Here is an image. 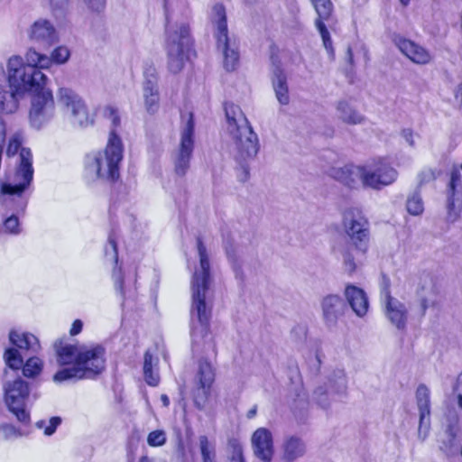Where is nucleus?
I'll return each instance as SVG.
<instances>
[{
    "instance_id": "25",
    "label": "nucleus",
    "mask_w": 462,
    "mask_h": 462,
    "mask_svg": "<svg viewBox=\"0 0 462 462\" xmlns=\"http://www.w3.org/2000/svg\"><path fill=\"white\" fill-rule=\"evenodd\" d=\"M438 288L431 275L423 273L420 277V282L416 290V295L420 301V314L424 316L430 306L437 302Z\"/></svg>"
},
{
    "instance_id": "50",
    "label": "nucleus",
    "mask_w": 462,
    "mask_h": 462,
    "mask_svg": "<svg viewBox=\"0 0 462 462\" xmlns=\"http://www.w3.org/2000/svg\"><path fill=\"white\" fill-rule=\"evenodd\" d=\"M166 442V433L163 430H158L149 433L147 437V443L151 447H160Z\"/></svg>"
},
{
    "instance_id": "35",
    "label": "nucleus",
    "mask_w": 462,
    "mask_h": 462,
    "mask_svg": "<svg viewBox=\"0 0 462 462\" xmlns=\"http://www.w3.org/2000/svg\"><path fill=\"white\" fill-rule=\"evenodd\" d=\"M337 112L338 118L348 125H359L365 121V116L345 100L337 103Z\"/></svg>"
},
{
    "instance_id": "16",
    "label": "nucleus",
    "mask_w": 462,
    "mask_h": 462,
    "mask_svg": "<svg viewBox=\"0 0 462 462\" xmlns=\"http://www.w3.org/2000/svg\"><path fill=\"white\" fill-rule=\"evenodd\" d=\"M446 421L445 431L439 439V448L447 457H452L457 453V439L461 432L457 411L454 409H448L446 414Z\"/></svg>"
},
{
    "instance_id": "44",
    "label": "nucleus",
    "mask_w": 462,
    "mask_h": 462,
    "mask_svg": "<svg viewBox=\"0 0 462 462\" xmlns=\"http://www.w3.org/2000/svg\"><path fill=\"white\" fill-rule=\"evenodd\" d=\"M69 57L70 51L66 46H58L49 56L50 67L52 63L64 64L69 60Z\"/></svg>"
},
{
    "instance_id": "51",
    "label": "nucleus",
    "mask_w": 462,
    "mask_h": 462,
    "mask_svg": "<svg viewBox=\"0 0 462 462\" xmlns=\"http://www.w3.org/2000/svg\"><path fill=\"white\" fill-rule=\"evenodd\" d=\"M52 13L58 16L68 8L69 0H48Z\"/></svg>"
},
{
    "instance_id": "52",
    "label": "nucleus",
    "mask_w": 462,
    "mask_h": 462,
    "mask_svg": "<svg viewBox=\"0 0 462 462\" xmlns=\"http://www.w3.org/2000/svg\"><path fill=\"white\" fill-rule=\"evenodd\" d=\"M224 247L226 253V255L230 261L233 263L236 262V249L233 245V242L229 237L224 238Z\"/></svg>"
},
{
    "instance_id": "60",
    "label": "nucleus",
    "mask_w": 462,
    "mask_h": 462,
    "mask_svg": "<svg viewBox=\"0 0 462 462\" xmlns=\"http://www.w3.org/2000/svg\"><path fill=\"white\" fill-rule=\"evenodd\" d=\"M454 393H457V405H458V408L462 410V393L454 392Z\"/></svg>"
},
{
    "instance_id": "42",
    "label": "nucleus",
    "mask_w": 462,
    "mask_h": 462,
    "mask_svg": "<svg viewBox=\"0 0 462 462\" xmlns=\"http://www.w3.org/2000/svg\"><path fill=\"white\" fill-rule=\"evenodd\" d=\"M105 256L111 263H117L118 262L116 234L115 230H112L108 236L107 244L105 246Z\"/></svg>"
},
{
    "instance_id": "1",
    "label": "nucleus",
    "mask_w": 462,
    "mask_h": 462,
    "mask_svg": "<svg viewBox=\"0 0 462 462\" xmlns=\"http://www.w3.org/2000/svg\"><path fill=\"white\" fill-rule=\"evenodd\" d=\"M199 266L195 269L191 279L192 303L190 309V336L193 355L200 356L212 351L216 345L209 334V320L212 305L208 300L209 291L210 263L207 248L200 237L197 238Z\"/></svg>"
},
{
    "instance_id": "46",
    "label": "nucleus",
    "mask_w": 462,
    "mask_h": 462,
    "mask_svg": "<svg viewBox=\"0 0 462 462\" xmlns=\"http://www.w3.org/2000/svg\"><path fill=\"white\" fill-rule=\"evenodd\" d=\"M22 146V137L19 134H14L9 139L7 148H6V156L9 158L17 157L23 147Z\"/></svg>"
},
{
    "instance_id": "49",
    "label": "nucleus",
    "mask_w": 462,
    "mask_h": 462,
    "mask_svg": "<svg viewBox=\"0 0 462 462\" xmlns=\"http://www.w3.org/2000/svg\"><path fill=\"white\" fill-rule=\"evenodd\" d=\"M393 298L391 294V280L386 274H382L380 281L381 303Z\"/></svg>"
},
{
    "instance_id": "32",
    "label": "nucleus",
    "mask_w": 462,
    "mask_h": 462,
    "mask_svg": "<svg viewBox=\"0 0 462 462\" xmlns=\"http://www.w3.org/2000/svg\"><path fill=\"white\" fill-rule=\"evenodd\" d=\"M198 378L199 386L198 388V393L194 397V402L195 404L200 408V404L198 401L199 395L201 393L202 396L205 397L215 379L214 369L211 364L206 359L199 361Z\"/></svg>"
},
{
    "instance_id": "43",
    "label": "nucleus",
    "mask_w": 462,
    "mask_h": 462,
    "mask_svg": "<svg viewBox=\"0 0 462 462\" xmlns=\"http://www.w3.org/2000/svg\"><path fill=\"white\" fill-rule=\"evenodd\" d=\"M406 208L408 212L413 216H419L422 214L424 210L423 201L420 195L418 192H414L410 196L406 202Z\"/></svg>"
},
{
    "instance_id": "4",
    "label": "nucleus",
    "mask_w": 462,
    "mask_h": 462,
    "mask_svg": "<svg viewBox=\"0 0 462 462\" xmlns=\"http://www.w3.org/2000/svg\"><path fill=\"white\" fill-rule=\"evenodd\" d=\"M226 131L235 146V159L239 165L237 178L245 182L250 177L248 162L257 155L260 144L257 134L240 106L233 103L225 104Z\"/></svg>"
},
{
    "instance_id": "26",
    "label": "nucleus",
    "mask_w": 462,
    "mask_h": 462,
    "mask_svg": "<svg viewBox=\"0 0 462 462\" xmlns=\"http://www.w3.org/2000/svg\"><path fill=\"white\" fill-rule=\"evenodd\" d=\"M330 174L336 180L349 188L356 189L360 185L365 187L364 165L347 164L343 167L334 168L331 170Z\"/></svg>"
},
{
    "instance_id": "28",
    "label": "nucleus",
    "mask_w": 462,
    "mask_h": 462,
    "mask_svg": "<svg viewBox=\"0 0 462 462\" xmlns=\"http://www.w3.org/2000/svg\"><path fill=\"white\" fill-rule=\"evenodd\" d=\"M5 79V71L0 65V83ZM22 95L14 88L6 89L5 86L0 84V114L12 115L17 112Z\"/></svg>"
},
{
    "instance_id": "62",
    "label": "nucleus",
    "mask_w": 462,
    "mask_h": 462,
    "mask_svg": "<svg viewBox=\"0 0 462 462\" xmlns=\"http://www.w3.org/2000/svg\"><path fill=\"white\" fill-rule=\"evenodd\" d=\"M459 96L462 97V82L457 86L456 90V97H458Z\"/></svg>"
},
{
    "instance_id": "61",
    "label": "nucleus",
    "mask_w": 462,
    "mask_h": 462,
    "mask_svg": "<svg viewBox=\"0 0 462 462\" xmlns=\"http://www.w3.org/2000/svg\"><path fill=\"white\" fill-rule=\"evenodd\" d=\"M161 400H162V403H163V405H164L165 407L169 406V404H170V400H169V398H168V396H167L166 394H162V395L161 396Z\"/></svg>"
},
{
    "instance_id": "31",
    "label": "nucleus",
    "mask_w": 462,
    "mask_h": 462,
    "mask_svg": "<svg viewBox=\"0 0 462 462\" xmlns=\"http://www.w3.org/2000/svg\"><path fill=\"white\" fill-rule=\"evenodd\" d=\"M334 252L341 256L344 270L348 274H352L356 272L359 257L365 255L356 254L355 245L347 241L335 245Z\"/></svg>"
},
{
    "instance_id": "15",
    "label": "nucleus",
    "mask_w": 462,
    "mask_h": 462,
    "mask_svg": "<svg viewBox=\"0 0 462 462\" xmlns=\"http://www.w3.org/2000/svg\"><path fill=\"white\" fill-rule=\"evenodd\" d=\"M28 37L41 51L49 50L59 42L56 28L51 21L43 18L36 20L30 26Z\"/></svg>"
},
{
    "instance_id": "20",
    "label": "nucleus",
    "mask_w": 462,
    "mask_h": 462,
    "mask_svg": "<svg viewBox=\"0 0 462 462\" xmlns=\"http://www.w3.org/2000/svg\"><path fill=\"white\" fill-rule=\"evenodd\" d=\"M143 99L147 113L153 115L159 109L160 93L158 76L153 67L146 68L143 72Z\"/></svg>"
},
{
    "instance_id": "36",
    "label": "nucleus",
    "mask_w": 462,
    "mask_h": 462,
    "mask_svg": "<svg viewBox=\"0 0 462 462\" xmlns=\"http://www.w3.org/2000/svg\"><path fill=\"white\" fill-rule=\"evenodd\" d=\"M113 280L116 290L119 291L125 300L126 299H134L135 297L136 287L134 285H131L129 282L126 285L125 279L123 277L121 270H114Z\"/></svg>"
},
{
    "instance_id": "13",
    "label": "nucleus",
    "mask_w": 462,
    "mask_h": 462,
    "mask_svg": "<svg viewBox=\"0 0 462 462\" xmlns=\"http://www.w3.org/2000/svg\"><path fill=\"white\" fill-rule=\"evenodd\" d=\"M365 188L381 189L393 184L397 177V171L385 160H373L364 165Z\"/></svg>"
},
{
    "instance_id": "30",
    "label": "nucleus",
    "mask_w": 462,
    "mask_h": 462,
    "mask_svg": "<svg viewBox=\"0 0 462 462\" xmlns=\"http://www.w3.org/2000/svg\"><path fill=\"white\" fill-rule=\"evenodd\" d=\"M307 446L305 441L297 437L285 438L282 445V460L283 462H294L305 456Z\"/></svg>"
},
{
    "instance_id": "64",
    "label": "nucleus",
    "mask_w": 462,
    "mask_h": 462,
    "mask_svg": "<svg viewBox=\"0 0 462 462\" xmlns=\"http://www.w3.org/2000/svg\"><path fill=\"white\" fill-rule=\"evenodd\" d=\"M400 1H401L402 5L404 6H406L410 2V0H400Z\"/></svg>"
},
{
    "instance_id": "33",
    "label": "nucleus",
    "mask_w": 462,
    "mask_h": 462,
    "mask_svg": "<svg viewBox=\"0 0 462 462\" xmlns=\"http://www.w3.org/2000/svg\"><path fill=\"white\" fill-rule=\"evenodd\" d=\"M273 86L278 101L287 105L290 101L287 77L280 64H273Z\"/></svg>"
},
{
    "instance_id": "10",
    "label": "nucleus",
    "mask_w": 462,
    "mask_h": 462,
    "mask_svg": "<svg viewBox=\"0 0 462 462\" xmlns=\"http://www.w3.org/2000/svg\"><path fill=\"white\" fill-rule=\"evenodd\" d=\"M343 227L351 242L356 246V254H365L369 245V223L362 212L357 208H351L345 212Z\"/></svg>"
},
{
    "instance_id": "19",
    "label": "nucleus",
    "mask_w": 462,
    "mask_h": 462,
    "mask_svg": "<svg viewBox=\"0 0 462 462\" xmlns=\"http://www.w3.org/2000/svg\"><path fill=\"white\" fill-rule=\"evenodd\" d=\"M322 319L328 328H335L347 310L345 300L337 294H328L320 302Z\"/></svg>"
},
{
    "instance_id": "40",
    "label": "nucleus",
    "mask_w": 462,
    "mask_h": 462,
    "mask_svg": "<svg viewBox=\"0 0 462 462\" xmlns=\"http://www.w3.org/2000/svg\"><path fill=\"white\" fill-rule=\"evenodd\" d=\"M153 356L147 350L144 354L143 375L145 382L151 386H156L159 383V375L152 371Z\"/></svg>"
},
{
    "instance_id": "8",
    "label": "nucleus",
    "mask_w": 462,
    "mask_h": 462,
    "mask_svg": "<svg viewBox=\"0 0 462 462\" xmlns=\"http://www.w3.org/2000/svg\"><path fill=\"white\" fill-rule=\"evenodd\" d=\"M210 21L214 26V36L217 49L223 53L224 67L227 71L236 69L239 61L238 44L236 38L228 34L226 9L223 5L216 4L210 13Z\"/></svg>"
},
{
    "instance_id": "63",
    "label": "nucleus",
    "mask_w": 462,
    "mask_h": 462,
    "mask_svg": "<svg viewBox=\"0 0 462 462\" xmlns=\"http://www.w3.org/2000/svg\"><path fill=\"white\" fill-rule=\"evenodd\" d=\"M139 462H152V460L151 458H149L147 456H143Z\"/></svg>"
},
{
    "instance_id": "23",
    "label": "nucleus",
    "mask_w": 462,
    "mask_h": 462,
    "mask_svg": "<svg viewBox=\"0 0 462 462\" xmlns=\"http://www.w3.org/2000/svg\"><path fill=\"white\" fill-rule=\"evenodd\" d=\"M430 389L425 384H420L416 391V401L420 413L418 436L424 440L427 438L430 425Z\"/></svg>"
},
{
    "instance_id": "45",
    "label": "nucleus",
    "mask_w": 462,
    "mask_h": 462,
    "mask_svg": "<svg viewBox=\"0 0 462 462\" xmlns=\"http://www.w3.org/2000/svg\"><path fill=\"white\" fill-rule=\"evenodd\" d=\"M228 447L231 450L230 457H229L230 462H244V461H245L244 454H243V447L237 439H229Z\"/></svg>"
},
{
    "instance_id": "22",
    "label": "nucleus",
    "mask_w": 462,
    "mask_h": 462,
    "mask_svg": "<svg viewBox=\"0 0 462 462\" xmlns=\"http://www.w3.org/2000/svg\"><path fill=\"white\" fill-rule=\"evenodd\" d=\"M254 455L263 462H271L274 454L272 432L266 428L257 429L251 438Z\"/></svg>"
},
{
    "instance_id": "14",
    "label": "nucleus",
    "mask_w": 462,
    "mask_h": 462,
    "mask_svg": "<svg viewBox=\"0 0 462 462\" xmlns=\"http://www.w3.org/2000/svg\"><path fill=\"white\" fill-rule=\"evenodd\" d=\"M194 150V121L192 114L183 127L178 150L172 154L174 171L178 176L188 172Z\"/></svg>"
},
{
    "instance_id": "57",
    "label": "nucleus",
    "mask_w": 462,
    "mask_h": 462,
    "mask_svg": "<svg viewBox=\"0 0 462 462\" xmlns=\"http://www.w3.org/2000/svg\"><path fill=\"white\" fill-rule=\"evenodd\" d=\"M453 392L462 393V372L457 376L456 385L453 388Z\"/></svg>"
},
{
    "instance_id": "21",
    "label": "nucleus",
    "mask_w": 462,
    "mask_h": 462,
    "mask_svg": "<svg viewBox=\"0 0 462 462\" xmlns=\"http://www.w3.org/2000/svg\"><path fill=\"white\" fill-rule=\"evenodd\" d=\"M4 358L8 367L18 370L23 366V374L27 378H34L39 375L43 367V362L36 356L30 357L24 365L19 351L9 348L5 352Z\"/></svg>"
},
{
    "instance_id": "53",
    "label": "nucleus",
    "mask_w": 462,
    "mask_h": 462,
    "mask_svg": "<svg viewBox=\"0 0 462 462\" xmlns=\"http://www.w3.org/2000/svg\"><path fill=\"white\" fill-rule=\"evenodd\" d=\"M88 6L95 12H100L106 4V0H84Z\"/></svg>"
},
{
    "instance_id": "38",
    "label": "nucleus",
    "mask_w": 462,
    "mask_h": 462,
    "mask_svg": "<svg viewBox=\"0 0 462 462\" xmlns=\"http://www.w3.org/2000/svg\"><path fill=\"white\" fill-rule=\"evenodd\" d=\"M448 196L457 197V200L462 199V175L460 170L457 167H454L450 172Z\"/></svg>"
},
{
    "instance_id": "12",
    "label": "nucleus",
    "mask_w": 462,
    "mask_h": 462,
    "mask_svg": "<svg viewBox=\"0 0 462 462\" xmlns=\"http://www.w3.org/2000/svg\"><path fill=\"white\" fill-rule=\"evenodd\" d=\"M5 391V402L10 411L20 422L28 424L30 414L25 407L30 394L29 384L22 378H17L14 382L6 383Z\"/></svg>"
},
{
    "instance_id": "55",
    "label": "nucleus",
    "mask_w": 462,
    "mask_h": 462,
    "mask_svg": "<svg viewBox=\"0 0 462 462\" xmlns=\"http://www.w3.org/2000/svg\"><path fill=\"white\" fill-rule=\"evenodd\" d=\"M402 136L411 146H414L413 132L410 128L403 129L401 133Z\"/></svg>"
},
{
    "instance_id": "48",
    "label": "nucleus",
    "mask_w": 462,
    "mask_h": 462,
    "mask_svg": "<svg viewBox=\"0 0 462 462\" xmlns=\"http://www.w3.org/2000/svg\"><path fill=\"white\" fill-rule=\"evenodd\" d=\"M61 423V419L60 417H52L50 419L48 425L45 420H39L36 422V426L39 429H44V434L46 436H51L55 431L58 426Z\"/></svg>"
},
{
    "instance_id": "59",
    "label": "nucleus",
    "mask_w": 462,
    "mask_h": 462,
    "mask_svg": "<svg viewBox=\"0 0 462 462\" xmlns=\"http://www.w3.org/2000/svg\"><path fill=\"white\" fill-rule=\"evenodd\" d=\"M346 58H347V61L353 65L354 63V58H353V52H352V49L351 47H348L347 48V51H346Z\"/></svg>"
},
{
    "instance_id": "29",
    "label": "nucleus",
    "mask_w": 462,
    "mask_h": 462,
    "mask_svg": "<svg viewBox=\"0 0 462 462\" xmlns=\"http://www.w3.org/2000/svg\"><path fill=\"white\" fill-rule=\"evenodd\" d=\"M344 294L353 311L358 317H364L369 307L368 298L365 291L353 284H348Z\"/></svg>"
},
{
    "instance_id": "7",
    "label": "nucleus",
    "mask_w": 462,
    "mask_h": 462,
    "mask_svg": "<svg viewBox=\"0 0 462 462\" xmlns=\"http://www.w3.org/2000/svg\"><path fill=\"white\" fill-rule=\"evenodd\" d=\"M9 88H14L22 96L24 92L38 93L46 87L47 77L34 66L24 65L20 56H13L7 63Z\"/></svg>"
},
{
    "instance_id": "6",
    "label": "nucleus",
    "mask_w": 462,
    "mask_h": 462,
    "mask_svg": "<svg viewBox=\"0 0 462 462\" xmlns=\"http://www.w3.org/2000/svg\"><path fill=\"white\" fill-rule=\"evenodd\" d=\"M165 48L167 51L168 69L173 73H179L189 60L192 51V41L189 35V28L187 23H171V16L165 5Z\"/></svg>"
},
{
    "instance_id": "56",
    "label": "nucleus",
    "mask_w": 462,
    "mask_h": 462,
    "mask_svg": "<svg viewBox=\"0 0 462 462\" xmlns=\"http://www.w3.org/2000/svg\"><path fill=\"white\" fill-rule=\"evenodd\" d=\"M82 328H83V323L80 319H76L73 323H72V326H71V328H70V335L71 336H76L78 334H79L82 330Z\"/></svg>"
},
{
    "instance_id": "27",
    "label": "nucleus",
    "mask_w": 462,
    "mask_h": 462,
    "mask_svg": "<svg viewBox=\"0 0 462 462\" xmlns=\"http://www.w3.org/2000/svg\"><path fill=\"white\" fill-rule=\"evenodd\" d=\"M383 312L390 323L398 330L404 331L408 321V309L398 299L393 298L381 303Z\"/></svg>"
},
{
    "instance_id": "58",
    "label": "nucleus",
    "mask_w": 462,
    "mask_h": 462,
    "mask_svg": "<svg viewBox=\"0 0 462 462\" xmlns=\"http://www.w3.org/2000/svg\"><path fill=\"white\" fill-rule=\"evenodd\" d=\"M256 412H257V406L254 405L247 411V414H246L247 419H253L256 415Z\"/></svg>"
},
{
    "instance_id": "11",
    "label": "nucleus",
    "mask_w": 462,
    "mask_h": 462,
    "mask_svg": "<svg viewBox=\"0 0 462 462\" xmlns=\"http://www.w3.org/2000/svg\"><path fill=\"white\" fill-rule=\"evenodd\" d=\"M55 110L52 91L49 88L33 94L29 110L30 125L38 130L42 128L53 119Z\"/></svg>"
},
{
    "instance_id": "9",
    "label": "nucleus",
    "mask_w": 462,
    "mask_h": 462,
    "mask_svg": "<svg viewBox=\"0 0 462 462\" xmlns=\"http://www.w3.org/2000/svg\"><path fill=\"white\" fill-rule=\"evenodd\" d=\"M57 97L59 104L69 114L74 125L87 128L94 125V116L89 114L85 101L76 91L69 88H60Z\"/></svg>"
},
{
    "instance_id": "2",
    "label": "nucleus",
    "mask_w": 462,
    "mask_h": 462,
    "mask_svg": "<svg viewBox=\"0 0 462 462\" xmlns=\"http://www.w3.org/2000/svg\"><path fill=\"white\" fill-rule=\"evenodd\" d=\"M60 369L54 375L55 383L96 379L106 369V349L101 345L78 347L58 341L54 345Z\"/></svg>"
},
{
    "instance_id": "24",
    "label": "nucleus",
    "mask_w": 462,
    "mask_h": 462,
    "mask_svg": "<svg viewBox=\"0 0 462 462\" xmlns=\"http://www.w3.org/2000/svg\"><path fill=\"white\" fill-rule=\"evenodd\" d=\"M394 43L400 51L413 63L426 65L432 60L430 51L409 39L399 36L394 39Z\"/></svg>"
},
{
    "instance_id": "41",
    "label": "nucleus",
    "mask_w": 462,
    "mask_h": 462,
    "mask_svg": "<svg viewBox=\"0 0 462 462\" xmlns=\"http://www.w3.org/2000/svg\"><path fill=\"white\" fill-rule=\"evenodd\" d=\"M447 209H448V214H447L448 221L454 223L460 217V213L462 210V199L457 200V197L448 196Z\"/></svg>"
},
{
    "instance_id": "5",
    "label": "nucleus",
    "mask_w": 462,
    "mask_h": 462,
    "mask_svg": "<svg viewBox=\"0 0 462 462\" xmlns=\"http://www.w3.org/2000/svg\"><path fill=\"white\" fill-rule=\"evenodd\" d=\"M33 156L29 148H23L14 159V164L5 174L6 181L1 184V194L15 196L19 199L15 210L23 213L28 199L23 195L26 193L33 181Z\"/></svg>"
},
{
    "instance_id": "3",
    "label": "nucleus",
    "mask_w": 462,
    "mask_h": 462,
    "mask_svg": "<svg viewBox=\"0 0 462 462\" xmlns=\"http://www.w3.org/2000/svg\"><path fill=\"white\" fill-rule=\"evenodd\" d=\"M103 116L111 120L113 128L110 131L105 150L86 157L85 178L88 181L100 180L115 182L120 177V164L124 152L122 140L116 132L120 125V116L117 109L113 106H106L103 109Z\"/></svg>"
},
{
    "instance_id": "18",
    "label": "nucleus",
    "mask_w": 462,
    "mask_h": 462,
    "mask_svg": "<svg viewBox=\"0 0 462 462\" xmlns=\"http://www.w3.org/2000/svg\"><path fill=\"white\" fill-rule=\"evenodd\" d=\"M318 17L315 20V25L322 38L323 45L330 56L334 55V48L330 33L325 25L333 13V4L330 0H310Z\"/></svg>"
},
{
    "instance_id": "17",
    "label": "nucleus",
    "mask_w": 462,
    "mask_h": 462,
    "mask_svg": "<svg viewBox=\"0 0 462 462\" xmlns=\"http://www.w3.org/2000/svg\"><path fill=\"white\" fill-rule=\"evenodd\" d=\"M346 388L347 380L345 371L336 369L328 378V385L319 386L314 391V398L321 408L327 409L329 407L328 393L343 394L346 393Z\"/></svg>"
},
{
    "instance_id": "47",
    "label": "nucleus",
    "mask_w": 462,
    "mask_h": 462,
    "mask_svg": "<svg viewBox=\"0 0 462 462\" xmlns=\"http://www.w3.org/2000/svg\"><path fill=\"white\" fill-rule=\"evenodd\" d=\"M4 232L11 235H19L22 231L19 218L15 215L8 217L3 224Z\"/></svg>"
},
{
    "instance_id": "39",
    "label": "nucleus",
    "mask_w": 462,
    "mask_h": 462,
    "mask_svg": "<svg viewBox=\"0 0 462 462\" xmlns=\"http://www.w3.org/2000/svg\"><path fill=\"white\" fill-rule=\"evenodd\" d=\"M199 449L203 462H216V445L205 435L199 436Z\"/></svg>"
},
{
    "instance_id": "34",
    "label": "nucleus",
    "mask_w": 462,
    "mask_h": 462,
    "mask_svg": "<svg viewBox=\"0 0 462 462\" xmlns=\"http://www.w3.org/2000/svg\"><path fill=\"white\" fill-rule=\"evenodd\" d=\"M11 343L20 349H25L36 353L40 349L38 338L31 333H19L12 330L9 334Z\"/></svg>"
},
{
    "instance_id": "54",
    "label": "nucleus",
    "mask_w": 462,
    "mask_h": 462,
    "mask_svg": "<svg viewBox=\"0 0 462 462\" xmlns=\"http://www.w3.org/2000/svg\"><path fill=\"white\" fill-rule=\"evenodd\" d=\"M419 179L420 184L434 180L436 179L435 172L430 169L423 171L419 174Z\"/></svg>"
},
{
    "instance_id": "37",
    "label": "nucleus",
    "mask_w": 462,
    "mask_h": 462,
    "mask_svg": "<svg viewBox=\"0 0 462 462\" xmlns=\"http://www.w3.org/2000/svg\"><path fill=\"white\" fill-rule=\"evenodd\" d=\"M24 65L34 66L39 69L50 68L49 56L40 53L35 48H30L25 54Z\"/></svg>"
}]
</instances>
